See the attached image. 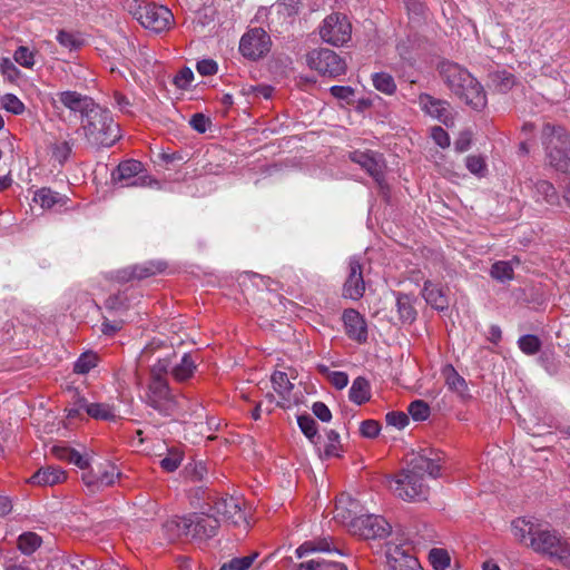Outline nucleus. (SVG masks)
<instances>
[{
    "label": "nucleus",
    "mask_w": 570,
    "mask_h": 570,
    "mask_svg": "<svg viewBox=\"0 0 570 570\" xmlns=\"http://www.w3.org/2000/svg\"><path fill=\"white\" fill-rule=\"evenodd\" d=\"M441 456L432 450H422L414 455L395 479L394 492L407 501H423L428 498L429 488L424 484V475L438 478L441 475Z\"/></svg>",
    "instance_id": "nucleus-1"
},
{
    "label": "nucleus",
    "mask_w": 570,
    "mask_h": 570,
    "mask_svg": "<svg viewBox=\"0 0 570 570\" xmlns=\"http://www.w3.org/2000/svg\"><path fill=\"white\" fill-rule=\"evenodd\" d=\"M80 129L87 144L96 149L111 147L120 138L119 125L111 112L102 107L83 118Z\"/></svg>",
    "instance_id": "nucleus-2"
},
{
    "label": "nucleus",
    "mask_w": 570,
    "mask_h": 570,
    "mask_svg": "<svg viewBox=\"0 0 570 570\" xmlns=\"http://www.w3.org/2000/svg\"><path fill=\"white\" fill-rule=\"evenodd\" d=\"M541 141L549 165L560 173H569L570 134L562 126L546 122L541 131Z\"/></svg>",
    "instance_id": "nucleus-3"
},
{
    "label": "nucleus",
    "mask_w": 570,
    "mask_h": 570,
    "mask_svg": "<svg viewBox=\"0 0 570 570\" xmlns=\"http://www.w3.org/2000/svg\"><path fill=\"white\" fill-rule=\"evenodd\" d=\"M530 547L538 553L570 566V544L556 530L529 528Z\"/></svg>",
    "instance_id": "nucleus-4"
},
{
    "label": "nucleus",
    "mask_w": 570,
    "mask_h": 570,
    "mask_svg": "<svg viewBox=\"0 0 570 570\" xmlns=\"http://www.w3.org/2000/svg\"><path fill=\"white\" fill-rule=\"evenodd\" d=\"M306 62L311 69L320 75L336 78L346 72L347 66L343 58L327 48L313 49L306 55Z\"/></svg>",
    "instance_id": "nucleus-5"
},
{
    "label": "nucleus",
    "mask_w": 570,
    "mask_h": 570,
    "mask_svg": "<svg viewBox=\"0 0 570 570\" xmlns=\"http://www.w3.org/2000/svg\"><path fill=\"white\" fill-rule=\"evenodd\" d=\"M134 16L145 29L157 33L168 30L174 23L171 11L156 3L138 6Z\"/></svg>",
    "instance_id": "nucleus-6"
},
{
    "label": "nucleus",
    "mask_w": 570,
    "mask_h": 570,
    "mask_svg": "<svg viewBox=\"0 0 570 570\" xmlns=\"http://www.w3.org/2000/svg\"><path fill=\"white\" fill-rule=\"evenodd\" d=\"M112 179L121 183L122 187H154L158 181L144 173L142 164L135 159L120 163L112 173Z\"/></svg>",
    "instance_id": "nucleus-7"
},
{
    "label": "nucleus",
    "mask_w": 570,
    "mask_h": 570,
    "mask_svg": "<svg viewBox=\"0 0 570 570\" xmlns=\"http://www.w3.org/2000/svg\"><path fill=\"white\" fill-rule=\"evenodd\" d=\"M147 404L164 415L178 409V401L171 393L167 380H151L148 386Z\"/></svg>",
    "instance_id": "nucleus-8"
},
{
    "label": "nucleus",
    "mask_w": 570,
    "mask_h": 570,
    "mask_svg": "<svg viewBox=\"0 0 570 570\" xmlns=\"http://www.w3.org/2000/svg\"><path fill=\"white\" fill-rule=\"evenodd\" d=\"M392 531L391 524L377 514H361L352 524V533L362 539H384Z\"/></svg>",
    "instance_id": "nucleus-9"
},
{
    "label": "nucleus",
    "mask_w": 570,
    "mask_h": 570,
    "mask_svg": "<svg viewBox=\"0 0 570 570\" xmlns=\"http://www.w3.org/2000/svg\"><path fill=\"white\" fill-rule=\"evenodd\" d=\"M320 35L325 42L338 47L351 39V24L345 16L332 13L324 19Z\"/></svg>",
    "instance_id": "nucleus-10"
},
{
    "label": "nucleus",
    "mask_w": 570,
    "mask_h": 570,
    "mask_svg": "<svg viewBox=\"0 0 570 570\" xmlns=\"http://www.w3.org/2000/svg\"><path fill=\"white\" fill-rule=\"evenodd\" d=\"M121 476L119 469L111 462L105 461L95 469L85 471L81 479L90 491L111 487Z\"/></svg>",
    "instance_id": "nucleus-11"
},
{
    "label": "nucleus",
    "mask_w": 570,
    "mask_h": 570,
    "mask_svg": "<svg viewBox=\"0 0 570 570\" xmlns=\"http://www.w3.org/2000/svg\"><path fill=\"white\" fill-rule=\"evenodd\" d=\"M365 293V282L363 277V266L355 256L348 261L347 277L343 284V296L353 301H358Z\"/></svg>",
    "instance_id": "nucleus-12"
},
{
    "label": "nucleus",
    "mask_w": 570,
    "mask_h": 570,
    "mask_svg": "<svg viewBox=\"0 0 570 570\" xmlns=\"http://www.w3.org/2000/svg\"><path fill=\"white\" fill-rule=\"evenodd\" d=\"M58 98L67 109L80 115L81 122L100 107L92 98L72 90L59 92Z\"/></svg>",
    "instance_id": "nucleus-13"
},
{
    "label": "nucleus",
    "mask_w": 570,
    "mask_h": 570,
    "mask_svg": "<svg viewBox=\"0 0 570 570\" xmlns=\"http://www.w3.org/2000/svg\"><path fill=\"white\" fill-rule=\"evenodd\" d=\"M213 512L219 522L236 525L240 521H245V515L240 509V500L235 497L218 499L213 507Z\"/></svg>",
    "instance_id": "nucleus-14"
},
{
    "label": "nucleus",
    "mask_w": 570,
    "mask_h": 570,
    "mask_svg": "<svg viewBox=\"0 0 570 570\" xmlns=\"http://www.w3.org/2000/svg\"><path fill=\"white\" fill-rule=\"evenodd\" d=\"M439 69L442 79L453 94L462 92V88L466 82L472 83L473 76L458 63L442 62Z\"/></svg>",
    "instance_id": "nucleus-15"
},
{
    "label": "nucleus",
    "mask_w": 570,
    "mask_h": 570,
    "mask_svg": "<svg viewBox=\"0 0 570 570\" xmlns=\"http://www.w3.org/2000/svg\"><path fill=\"white\" fill-rule=\"evenodd\" d=\"M419 105L428 115L438 119L446 127L453 125L454 119L448 101L436 99L429 94H421L419 96Z\"/></svg>",
    "instance_id": "nucleus-16"
},
{
    "label": "nucleus",
    "mask_w": 570,
    "mask_h": 570,
    "mask_svg": "<svg viewBox=\"0 0 570 570\" xmlns=\"http://www.w3.org/2000/svg\"><path fill=\"white\" fill-rule=\"evenodd\" d=\"M345 333L352 341L358 344L367 342L368 332L365 318L354 308H347L342 316Z\"/></svg>",
    "instance_id": "nucleus-17"
},
{
    "label": "nucleus",
    "mask_w": 570,
    "mask_h": 570,
    "mask_svg": "<svg viewBox=\"0 0 570 570\" xmlns=\"http://www.w3.org/2000/svg\"><path fill=\"white\" fill-rule=\"evenodd\" d=\"M360 502L350 497L341 495L335 505V519L346 524L352 531L353 522L362 514Z\"/></svg>",
    "instance_id": "nucleus-18"
},
{
    "label": "nucleus",
    "mask_w": 570,
    "mask_h": 570,
    "mask_svg": "<svg viewBox=\"0 0 570 570\" xmlns=\"http://www.w3.org/2000/svg\"><path fill=\"white\" fill-rule=\"evenodd\" d=\"M165 268L163 263L148 262L141 265H134L117 272L116 278L119 282H129L132 279H142L161 272Z\"/></svg>",
    "instance_id": "nucleus-19"
},
{
    "label": "nucleus",
    "mask_w": 570,
    "mask_h": 570,
    "mask_svg": "<svg viewBox=\"0 0 570 570\" xmlns=\"http://www.w3.org/2000/svg\"><path fill=\"white\" fill-rule=\"evenodd\" d=\"M454 95L474 110H481L487 105L483 87L474 77H472V83L466 82L462 88V92H455Z\"/></svg>",
    "instance_id": "nucleus-20"
},
{
    "label": "nucleus",
    "mask_w": 570,
    "mask_h": 570,
    "mask_svg": "<svg viewBox=\"0 0 570 570\" xmlns=\"http://www.w3.org/2000/svg\"><path fill=\"white\" fill-rule=\"evenodd\" d=\"M193 538L209 539L217 533L219 520L213 514H191Z\"/></svg>",
    "instance_id": "nucleus-21"
},
{
    "label": "nucleus",
    "mask_w": 570,
    "mask_h": 570,
    "mask_svg": "<svg viewBox=\"0 0 570 570\" xmlns=\"http://www.w3.org/2000/svg\"><path fill=\"white\" fill-rule=\"evenodd\" d=\"M387 564L391 570H423L419 560L395 546L387 552Z\"/></svg>",
    "instance_id": "nucleus-22"
},
{
    "label": "nucleus",
    "mask_w": 570,
    "mask_h": 570,
    "mask_svg": "<svg viewBox=\"0 0 570 570\" xmlns=\"http://www.w3.org/2000/svg\"><path fill=\"white\" fill-rule=\"evenodd\" d=\"M396 302V312L399 321L402 324H412L417 316V312L414 307L415 296L403 292H393Z\"/></svg>",
    "instance_id": "nucleus-23"
},
{
    "label": "nucleus",
    "mask_w": 570,
    "mask_h": 570,
    "mask_svg": "<svg viewBox=\"0 0 570 570\" xmlns=\"http://www.w3.org/2000/svg\"><path fill=\"white\" fill-rule=\"evenodd\" d=\"M193 518L191 514L187 517H175L166 521L164 531L167 539L174 541L181 537H193Z\"/></svg>",
    "instance_id": "nucleus-24"
},
{
    "label": "nucleus",
    "mask_w": 570,
    "mask_h": 570,
    "mask_svg": "<svg viewBox=\"0 0 570 570\" xmlns=\"http://www.w3.org/2000/svg\"><path fill=\"white\" fill-rule=\"evenodd\" d=\"M422 296L424 297L425 302L434 309L445 311L449 307V299L444 289L431 281L424 282Z\"/></svg>",
    "instance_id": "nucleus-25"
},
{
    "label": "nucleus",
    "mask_w": 570,
    "mask_h": 570,
    "mask_svg": "<svg viewBox=\"0 0 570 570\" xmlns=\"http://www.w3.org/2000/svg\"><path fill=\"white\" fill-rule=\"evenodd\" d=\"M352 161L358 164L377 183L383 179V170L372 151H354L351 154Z\"/></svg>",
    "instance_id": "nucleus-26"
},
{
    "label": "nucleus",
    "mask_w": 570,
    "mask_h": 570,
    "mask_svg": "<svg viewBox=\"0 0 570 570\" xmlns=\"http://www.w3.org/2000/svg\"><path fill=\"white\" fill-rule=\"evenodd\" d=\"M66 480V472L57 466H46L39 469L31 478L32 484L41 487H51Z\"/></svg>",
    "instance_id": "nucleus-27"
},
{
    "label": "nucleus",
    "mask_w": 570,
    "mask_h": 570,
    "mask_svg": "<svg viewBox=\"0 0 570 570\" xmlns=\"http://www.w3.org/2000/svg\"><path fill=\"white\" fill-rule=\"evenodd\" d=\"M272 48V39L263 28H252V60L265 57Z\"/></svg>",
    "instance_id": "nucleus-28"
},
{
    "label": "nucleus",
    "mask_w": 570,
    "mask_h": 570,
    "mask_svg": "<svg viewBox=\"0 0 570 570\" xmlns=\"http://www.w3.org/2000/svg\"><path fill=\"white\" fill-rule=\"evenodd\" d=\"M33 202L39 204L43 209H51L57 205L65 206L68 202V197L43 187L35 193Z\"/></svg>",
    "instance_id": "nucleus-29"
},
{
    "label": "nucleus",
    "mask_w": 570,
    "mask_h": 570,
    "mask_svg": "<svg viewBox=\"0 0 570 570\" xmlns=\"http://www.w3.org/2000/svg\"><path fill=\"white\" fill-rule=\"evenodd\" d=\"M196 368H197L196 360L193 358L191 354L185 353L181 356L179 363H177L175 365L173 364L171 376L177 382H185L194 375Z\"/></svg>",
    "instance_id": "nucleus-30"
},
{
    "label": "nucleus",
    "mask_w": 570,
    "mask_h": 570,
    "mask_svg": "<svg viewBox=\"0 0 570 570\" xmlns=\"http://www.w3.org/2000/svg\"><path fill=\"white\" fill-rule=\"evenodd\" d=\"M85 412L95 420L114 421L117 417V410L110 403H82Z\"/></svg>",
    "instance_id": "nucleus-31"
},
{
    "label": "nucleus",
    "mask_w": 570,
    "mask_h": 570,
    "mask_svg": "<svg viewBox=\"0 0 570 570\" xmlns=\"http://www.w3.org/2000/svg\"><path fill=\"white\" fill-rule=\"evenodd\" d=\"M350 400L357 404L362 405L371 399V386L367 379L364 376H357L354 379L352 386L348 392Z\"/></svg>",
    "instance_id": "nucleus-32"
},
{
    "label": "nucleus",
    "mask_w": 570,
    "mask_h": 570,
    "mask_svg": "<svg viewBox=\"0 0 570 570\" xmlns=\"http://www.w3.org/2000/svg\"><path fill=\"white\" fill-rule=\"evenodd\" d=\"M331 544H332V541L328 538H321V539L306 541L296 549V554L298 558H302L306 553H309V552H333L334 551L337 554H342V552L337 548L332 549Z\"/></svg>",
    "instance_id": "nucleus-33"
},
{
    "label": "nucleus",
    "mask_w": 570,
    "mask_h": 570,
    "mask_svg": "<svg viewBox=\"0 0 570 570\" xmlns=\"http://www.w3.org/2000/svg\"><path fill=\"white\" fill-rule=\"evenodd\" d=\"M449 390L458 394L462 400L471 397L468 383L463 376H461L452 366L449 367V372L445 379Z\"/></svg>",
    "instance_id": "nucleus-34"
},
{
    "label": "nucleus",
    "mask_w": 570,
    "mask_h": 570,
    "mask_svg": "<svg viewBox=\"0 0 570 570\" xmlns=\"http://www.w3.org/2000/svg\"><path fill=\"white\" fill-rule=\"evenodd\" d=\"M490 81L494 90L500 94H507L515 85V77L507 70H498L489 75Z\"/></svg>",
    "instance_id": "nucleus-35"
},
{
    "label": "nucleus",
    "mask_w": 570,
    "mask_h": 570,
    "mask_svg": "<svg viewBox=\"0 0 570 570\" xmlns=\"http://www.w3.org/2000/svg\"><path fill=\"white\" fill-rule=\"evenodd\" d=\"M297 570H347V567L342 562L315 558L302 562Z\"/></svg>",
    "instance_id": "nucleus-36"
},
{
    "label": "nucleus",
    "mask_w": 570,
    "mask_h": 570,
    "mask_svg": "<svg viewBox=\"0 0 570 570\" xmlns=\"http://www.w3.org/2000/svg\"><path fill=\"white\" fill-rule=\"evenodd\" d=\"M372 81L374 88L385 95H393L396 91L395 80L387 72L382 71L373 73Z\"/></svg>",
    "instance_id": "nucleus-37"
},
{
    "label": "nucleus",
    "mask_w": 570,
    "mask_h": 570,
    "mask_svg": "<svg viewBox=\"0 0 570 570\" xmlns=\"http://www.w3.org/2000/svg\"><path fill=\"white\" fill-rule=\"evenodd\" d=\"M297 424L303 432V434L314 444L320 440L317 424L315 420L308 415L303 414L297 416Z\"/></svg>",
    "instance_id": "nucleus-38"
},
{
    "label": "nucleus",
    "mask_w": 570,
    "mask_h": 570,
    "mask_svg": "<svg viewBox=\"0 0 570 570\" xmlns=\"http://www.w3.org/2000/svg\"><path fill=\"white\" fill-rule=\"evenodd\" d=\"M533 188L537 196H542L550 205H556L559 202V195L554 186L548 180H538L533 183Z\"/></svg>",
    "instance_id": "nucleus-39"
},
{
    "label": "nucleus",
    "mask_w": 570,
    "mask_h": 570,
    "mask_svg": "<svg viewBox=\"0 0 570 570\" xmlns=\"http://www.w3.org/2000/svg\"><path fill=\"white\" fill-rule=\"evenodd\" d=\"M518 346L524 354L534 355L541 350L542 342L534 334H525L519 337Z\"/></svg>",
    "instance_id": "nucleus-40"
},
{
    "label": "nucleus",
    "mask_w": 570,
    "mask_h": 570,
    "mask_svg": "<svg viewBox=\"0 0 570 570\" xmlns=\"http://www.w3.org/2000/svg\"><path fill=\"white\" fill-rule=\"evenodd\" d=\"M274 390L282 396L286 397L289 395L294 385L289 382V379L284 372H275L271 377Z\"/></svg>",
    "instance_id": "nucleus-41"
},
{
    "label": "nucleus",
    "mask_w": 570,
    "mask_h": 570,
    "mask_svg": "<svg viewBox=\"0 0 570 570\" xmlns=\"http://www.w3.org/2000/svg\"><path fill=\"white\" fill-rule=\"evenodd\" d=\"M429 561L435 570H445L450 566V554L445 549L433 548L429 552Z\"/></svg>",
    "instance_id": "nucleus-42"
},
{
    "label": "nucleus",
    "mask_w": 570,
    "mask_h": 570,
    "mask_svg": "<svg viewBox=\"0 0 570 570\" xmlns=\"http://www.w3.org/2000/svg\"><path fill=\"white\" fill-rule=\"evenodd\" d=\"M183 461V453L178 449H171L167 452L166 456L159 460V465L166 472H174L178 469Z\"/></svg>",
    "instance_id": "nucleus-43"
},
{
    "label": "nucleus",
    "mask_w": 570,
    "mask_h": 570,
    "mask_svg": "<svg viewBox=\"0 0 570 570\" xmlns=\"http://www.w3.org/2000/svg\"><path fill=\"white\" fill-rule=\"evenodd\" d=\"M0 107L13 115H21L24 111L23 102L12 94H6L0 98Z\"/></svg>",
    "instance_id": "nucleus-44"
},
{
    "label": "nucleus",
    "mask_w": 570,
    "mask_h": 570,
    "mask_svg": "<svg viewBox=\"0 0 570 570\" xmlns=\"http://www.w3.org/2000/svg\"><path fill=\"white\" fill-rule=\"evenodd\" d=\"M490 274L494 279L505 282L513 278V268L509 262L499 261L492 265Z\"/></svg>",
    "instance_id": "nucleus-45"
},
{
    "label": "nucleus",
    "mask_w": 570,
    "mask_h": 570,
    "mask_svg": "<svg viewBox=\"0 0 570 570\" xmlns=\"http://www.w3.org/2000/svg\"><path fill=\"white\" fill-rule=\"evenodd\" d=\"M40 544V537L32 532L23 533L18 539V547L26 554L32 553Z\"/></svg>",
    "instance_id": "nucleus-46"
},
{
    "label": "nucleus",
    "mask_w": 570,
    "mask_h": 570,
    "mask_svg": "<svg viewBox=\"0 0 570 570\" xmlns=\"http://www.w3.org/2000/svg\"><path fill=\"white\" fill-rule=\"evenodd\" d=\"M407 412L414 421H425L430 416V406L423 400H415L410 403Z\"/></svg>",
    "instance_id": "nucleus-47"
},
{
    "label": "nucleus",
    "mask_w": 570,
    "mask_h": 570,
    "mask_svg": "<svg viewBox=\"0 0 570 570\" xmlns=\"http://www.w3.org/2000/svg\"><path fill=\"white\" fill-rule=\"evenodd\" d=\"M50 149L52 158L62 165L70 157L72 147L69 141H57L50 146Z\"/></svg>",
    "instance_id": "nucleus-48"
},
{
    "label": "nucleus",
    "mask_w": 570,
    "mask_h": 570,
    "mask_svg": "<svg viewBox=\"0 0 570 570\" xmlns=\"http://www.w3.org/2000/svg\"><path fill=\"white\" fill-rule=\"evenodd\" d=\"M97 364V355L95 353L81 354L75 363L73 371L78 374H86Z\"/></svg>",
    "instance_id": "nucleus-49"
},
{
    "label": "nucleus",
    "mask_w": 570,
    "mask_h": 570,
    "mask_svg": "<svg viewBox=\"0 0 570 570\" xmlns=\"http://www.w3.org/2000/svg\"><path fill=\"white\" fill-rule=\"evenodd\" d=\"M173 362L170 357L158 360L150 370L151 380H166V374H171Z\"/></svg>",
    "instance_id": "nucleus-50"
},
{
    "label": "nucleus",
    "mask_w": 570,
    "mask_h": 570,
    "mask_svg": "<svg viewBox=\"0 0 570 570\" xmlns=\"http://www.w3.org/2000/svg\"><path fill=\"white\" fill-rule=\"evenodd\" d=\"M56 39L60 46L69 50L77 49L82 45L81 39L76 33L66 30H59Z\"/></svg>",
    "instance_id": "nucleus-51"
},
{
    "label": "nucleus",
    "mask_w": 570,
    "mask_h": 570,
    "mask_svg": "<svg viewBox=\"0 0 570 570\" xmlns=\"http://www.w3.org/2000/svg\"><path fill=\"white\" fill-rule=\"evenodd\" d=\"M465 166L468 170L479 177H483L487 171L485 160L481 156L470 155L465 158Z\"/></svg>",
    "instance_id": "nucleus-52"
},
{
    "label": "nucleus",
    "mask_w": 570,
    "mask_h": 570,
    "mask_svg": "<svg viewBox=\"0 0 570 570\" xmlns=\"http://www.w3.org/2000/svg\"><path fill=\"white\" fill-rule=\"evenodd\" d=\"M14 61L24 68H32L35 66V55L33 52L24 47H19L13 55Z\"/></svg>",
    "instance_id": "nucleus-53"
},
{
    "label": "nucleus",
    "mask_w": 570,
    "mask_h": 570,
    "mask_svg": "<svg viewBox=\"0 0 570 570\" xmlns=\"http://www.w3.org/2000/svg\"><path fill=\"white\" fill-rule=\"evenodd\" d=\"M386 424L403 430L410 422L409 415L400 411H391L385 415Z\"/></svg>",
    "instance_id": "nucleus-54"
},
{
    "label": "nucleus",
    "mask_w": 570,
    "mask_h": 570,
    "mask_svg": "<svg viewBox=\"0 0 570 570\" xmlns=\"http://www.w3.org/2000/svg\"><path fill=\"white\" fill-rule=\"evenodd\" d=\"M193 80V70L188 67H185L177 72L173 81L177 88L185 90L190 87Z\"/></svg>",
    "instance_id": "nucleus-55"
},
{
    "label": "nucleus",
    "mask_w": 570,
    "mask_h": 570,
    "mask_svg": "<svg viewBox=\"0 0 570 570\" xmlns=\"http://www.w3.org/2000/svg\"><path fill=\"white\" fill-rule=\"evenodd\" d=\"M381 425L375 420H365L360 425V433L363 438L374 439L379 435Z\"/></svg>",
    "instance_id": "nucleus-56"
},
{
    "label": "nucleus",
    "mask_w": 570,
    "mask_h": 570,
    "mask_svg": "<svg viewBox=\"0 0 570 570\" xmlns=\"http://www.w3.org/2000/svg\"><path fill=\"white\" fill-rule=\"evenodd\" d=\"M189 125L197 132L204 134L212 125V121L204 114L198 112L191 116Z\"/></svg>",
    "instance_id": "nucleus-57"
},
{
    "label": "nucleus",
    "mask_w": 570,
    "mask_h": 570,
    "mask_svg": "<svg viewBox=\"0 0 570 570\" xmlns=\"http://www.w3.org/2000/svg\"><path fill=\"white\" fill-rule=\"evenodd\" d=\"M312 412L322 422L327 423L332 420V412L324 402L317 401L313 403Z\"/></svg>",
    "instance_id": "nucleus-58"
},
{
    "label": "nucleus",
    "mask_w": 570,
    "mask_h": 570,
    "mask_svg": "<svg viewBox=\"0 0 570 570\" xmlns=\"http://www.w3.org/2000/svg\"><path fill=\"white\" fill-rule=\"evenodd\" d=\"M472 144V132L470 130H463L459 134L458 138L454 141V149L458 153L466 151Z\"/></svg>",
    "instance_id": "nucleus-59"
},
{
    "label": "nucleus",
    "mask_w": 570,
    "mask_h": 570,
    "mask_svg": "<svg viewBox=\"0 0 570 570\" xmlns=\"http://www.w3.org/2000/svg\"><path fill=\"white\" fill-rule=\"evenodd\" d=\"M196 70L202 76H213L218 71V65L213 59H203L197 62Z\"/></svg>",
    "instance_id": "nucleus-60"
},
{
    "label": "nucleus",
    "mask_w": 570,
    "mask_h": 570,
    "mask_svg": "<svg viewBox=\"0 0 570 570\" xmlns=\"http://www.w3.org/2000/svg\"><path fill=\"white\" fill-rule=\"evenodd\" d=\"M431 136L434 142L441 148H446L450 146V136L442 127H433Z\"/></svg>",
    "instance_id": "nucleus-61"
},
{
    "label": "nucleus",
    "mask_w": 570,
    "mask_h": 570,
    "mask_svg": "<svg viewBox=\"0 0 570 570\" xmlns=\"http://www.w3.org/2000/svg\"><path fill=\"white\" fill-rule=\"evenodd\" d=\"M533 527V524H530L529 522H525L523 519H518L512 522V530L514 535L520 539L521 541L529 535V528Z\"/></svg>",
    "instance_id": "nucleus-62"
},
{
    "label": "nucleus",
    "mask_w": 570,
    "mask_h": 570,
    "mask_svg": "<svg viewBox=\"0 0 570 570\" xmlns=\"http://www.w3.org/2000/svg\"><path fill=\"white\" fill-rule=\"evenodd\" d=\"M328 380L337 390H343L348 384V375L341 371L328 373Z\"/></svg>",
    "instance_id": "nucleus-63"
},
{
    "label": "nucleus",
    "mask_w": 570,
    "mask_h": 570,
    "mask_svg": "<svg viewBox=\"0 0 570 570\" xmlns=\"http://www.w3.org/2000/svg\"><path fill=\"white\" fill-rule=\"evenodd\" d=\"M225 570H248L249 569V556L242 558H234L230 561L223 564Z\"/></svg>",
    "instance_id": "nucleus-64"
}]
</instances>
